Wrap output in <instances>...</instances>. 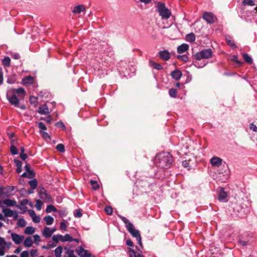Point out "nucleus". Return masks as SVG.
I'll use <instances>...</instances> for the list:
<instances>
[{
    "mask_svg": "<svg viewBox=\"0 0 257 257\" xmlns=\"http://www.w3.org/2000/svg\"><path fill=\"white\" fill-rule=\"evenodd\" d=\"M226 193V199L227 198ZM226 202L228 206V211L233 217H243L249 212V208L244 204L242 199L237 200L235 197H229Z\"/></svg>",
    "mask_w": 257,
    "mask_h": 257,
    "instance_id": "obj_1",
    "label": "nucleus"
},
{
    "mask_svg": "<svg viewBox=\"0 0 257 257\" xmlns=\"http://www.w3.org/2000/svg\"><path fill=\"white\" fill-rule=\"evenodd\" d=\"M25 93V91L23 88L13 89L8 92L7 97L11 104L19 107V101L24 98Z\"/></svg>",
    "mask_w": 257,
    "mask_h": 257,
    "instance_id": "obj_2",
    "label": "nucleus"
},
{
    "mask_svg": "<svg viewBox=\"0 0 257 257\" xmlns=\"http://www.w3.org/2000/svg\"><path fill=\"white\" fill-rule=\"evenodd\" d=\"M154 161L158 167L167 168L172 164L173 158L170 153L164 152L158 154L156 156Z\"/></svg>",
    "mask_w": 257,
    "mask_h": 257,
    "instance_id": "obj_3",
    "label": "nucleus"
},
{
    "mask_svg": "<svg viewBox=\"0 0 257 257\" xmlns=\"http://www.w3.org/2000/svg\"><path fill=\"white\" fill-rule=\"evenodd\" d=\"M121 220L125 224V226L128 231L131 234V235L136 238L137 243L140 245L141 248H143V244L142 242V238L141 234L138 230L135 228L133 224L130 222L129 220L125 217L119 216Z\"/></svg>",
    "mask_w": 257,
    "mask_h": 257,
    "instance_id": "obj_4",
    "label": "nucleus"
},
{
    "mask_svg": "<svg viewBox=\"0 0 257 257\" xmlns=\"http://www.w3.org/2000/svg\"><path fill=\"white\" fill-rule=\"evenodd\" d=\"M212 51L211 49H206L200 52L196 53L194 57L196 60H201L203 59H208L212 57Z\"/></svg>",
    "mask_w": 257,
    "mask_h": 257,
    "instance_id": "obj_5",
    "label": "nucleus"
},
{
    "mask_svg": "<svg viewBox=\"0 0 257 257\" xmlns=\"http://www.w3.org/2000/svg\"><path fill=\"white\" fill-rule=\"evenodd\" d=\"M157 10L161 16H170L171 12L166 8L165 4L159 2L157 4Z\"/></svg>",
    "mask_w": 257,
    "mask_h": 257,
    "instance_id": "obj_6",
    "label": "nucleus"
},
{
    "mask_svg": "<svg viewBox=\"0 0 257 257\" xmlns=\"http://www.w3.org/2000/svg\"><path fill=\"white\" fill-rule=\"evenodd\" d=\"M12 240L16 244H21L24 240L25 236L23 235H19L16 233H12L11 234Z\"/></svg>",
    "mask_w": 257,
    "mask_h": 257,
    "instance_id": "obj_7",
    "label": "nucleus"
},
{
    "mask_svg": "<svg viewBox=\"0 0 257 257\" xmlns=\"http://www.w3.org/2000/svg\"><path fill=\"white\" fill-rule=\"evenodd\" d=\"M39 196L40 198L45 202L49 203L52 201L50 195L48 194L46 191L44 189L40 191Z\"/></svg>",
    "mask_w": 257,
    "mask_h": 257,
    "instance_id": "obj_8",
    "label": "nucleus"
},
{
    "mask_svg": "<svg viewBox=\"0 0 257 257\" xmlns=\"http://www.w3.org/2000/svg\"><path fill=\"white\" fill-rule=\"evenodd\" d=\"M223 160L218 157H213L210 160L211 165L215 168L219 167L222 164Z\"/></svg>",
    "mask_w": 257,
    "mask_h": 257,
    "instance_id": "obj_9",
    "label": "nucleus"
},
{
    "mask_svg": "<svg viewBox=\"0 0 257 257\" xmlns=\"http://www.w3.org/2000/svg\"><path fill=\"white\" fill-rule=\"evenodd\" d=\"M0 206L2 208V212L4 214V217H12L13 215V210L9 208H6L3 204L2 201H0Z\"/></svg>",
    "mask_w": 257,
    "mask_h": 257,
    "instance_id": "obj_10",
    "label": "nucleus"
},
{
    "mask_svg": "<svg viewBox=\"0 0 257 257\" xmlns=\"http://www.w3.org/2000/svg\"><path fill=\"white\" fill-rule=\"evenodd\" d=\"M86 11L85 7L83 5H79L74 7L72 13L74 15H78Z\"/></svg>",
    "mask_w": 257,
    "mask_h": 257,
    "instance_id": "obj_11",
    "label": "nucleus"
},
{
    "mask_svg": "<svg viewBox=\"0 0 257 257\" xmlns=\"http://www.w3.org/2000/svg\"><path fill=\"white\" fill-rule=\"evenodd\" d=\"M76 252L77 254L81 257H90L91 254L87 252V250H85L82 247H79Z\"/></svg>",
    "mask_w": 257,
    "mask_h": 257,
    "instance_id": "obj_12",
    "label": "nucleus"
},
{
    "mask_svg": "<svg viewBox=\"0 0 257 257\" xmlns=\"http://www.w3.org/2000/svg\"><path fill=\"white\" fill-rule=\"evenodd\" d=\"M11 245L12 242L6 241L4 238L0 236V247H6V248L9 249Z\"/></svg>",
    "mask_w": 257,
    "mask_h": 257,
    "instance_id": "obj_13",
    "label": "nucleus"
},
{
    "mask_svg": "<svg viewBox=\"0 0 257 257\" xmlns=\"http://www.w3.org/2000/svg\"><path fill=\"white\" fill-rule=\"evenodd\" d=\"M189 49V45L187 44H183L177 48V52L181 54L186 52Z\"/></svg>",
    "mask_w": 257,
    "mask_h": 257,
    "instance_id": "obj_14",
    "label": "nucleus"
},
{
    "mask_svg": "<svg viewBox=\"0 0 257 257\" xmlns=\"http://www.w3.org/2000/svg\"><path fill=\"white\" fill-rule=\"evenodd\" d=\"M38 112L40 114H47L49 113V109L47 105L45 104L43 106H40L39 107Z\"/></svg>",
    "mask_w": 257,
    "mask_h": 257,
    "instance_id": "obj_15",
    "label": "nucleus"
},
{
    "mask_svg": "<svg viewBox=\"0 0 257 257\" xmlns=\"http://www.w3.org/2000/svg\"><path fill=\"white\" fill-rule=\"evenodd\" d=\"M52 234L51 228L48 227H45L42 231V235L46 238L51 237Z\"/></svg>",
    "mask_w": 257,
    "mask_h": 257,
    "instance_id": "obj_16",
    "label": "nucleus"
},
{
    "mask_svg": "<svg viewBox=\"0 0 257 257\" xmlns=\"http://www.w3.org/2000/svg\"><path fill=\"white\" fill-rule=\"evenodd\" d=\"M172 77L176 80H178L182 76V73L178 70H176L172 72Z\"/></svg>",
    "mask_w": 257,
    "mask_h": 257,
    "instance_id": "obj_17",
    "label": "nucleus"
},
{
    "mask_svg": "<svg viewBox=\"0 0 257 257\" xmlns=\"http://www.w3.org/2000/svg\"><path fill=\"white\" fill-rule=\"evenodd\" d=\"M160 57L164 60H168L170 59V54L167 51H161L159 53Z\"/></svg>",
    "mask_w": 257,
    "mask_h": 257,
    "instance_id": "obj_18",
    "label": "nucleus"
},
{
    "mask_svg": "<svg viewBox=\"0 0 257 257\" xmlns=\"http://www.w3.org/2000/svg\"><path fill=\"white\" fill-rule=\"evenodd\" d=\"M34 78L31 76H27L23 79L24 84H31L34 83Z\"/></svg>",
    "mask_w": 257,
    "mask_h": 257,
    "instance_id": "obj_19",
    "label": "nucleus"
},
{
    "mask_svg": "<svg viewBox=\"0 0 257 257\" xmlns=\"http://www.w3.org/2000/svg\"><path fill=\"white\" fill-rule=\"evenodd\" d=\"M2 203L8 206H14L16 205V201L14 200L6 199L2 202Z\"/></svg>",
    "mask_w": 257,
    "mask_h": 257,
    "instance_id": "obj_20",
    "label": "nucleus"
},
{
    "mask_svg": "<svg viewBox=\"0 0 257 257\" xmlns=\"http://www.w3.org/2000/svg\"><path fill=\"white\" fill-rule=\"evenodd\" d=\"M33 241L32 237L30 236L27 237L24 242V245L27 247H31L33 245Z\"/></svg>",
    "mask_w": 257,
    "mask_h": 257,
    "instance_id": "obj_21",
    "label": "nucleus"
},
{
    "mask_svg": "<svg viewBox=\"0 0 257 257\" xmlns=\"http://www.w3.org/2000/svg\"><path fill=\"white\" fill-rule=\"evenodd\" d=\"M24 177H26L29 179H31L35 176V173L32 170H30L26 171V172L24 173L22 175Z\"/></svg>",
    "mask_w": 257,
    "mask_h": 257,
    "instance_id": "obj_22",
    "label": "nucleus"
},
{
    "mask_svg": "<svg viewBox=\"0 0 257 257\" xmlns=\"http://www.w3.org/2000/svg\"><path fill=\"white\" fill-rule=\"evenodd\" d=\"M128 252L130 257H144L139 253L137 254L135 250L131 248H129Z\"/></svg>",
    "mask_w": 257,
    "mask_h": 257,
    "instance_id": "obj_23",
    "label": "nucleus"
},
{
    "mask_svg": "<svg viewBox=\"0 0 257 257\" xmlns=\"http://www.w3.org/2000/svg\"><path fill=\"white\" fill-rule=\"evenodd\" d=\"M35 229L32 226H27L24 231V232L26 234H33L34 233Z\"/></svg>",
    "mask_w": 257,
    "mask_h": 257,
    "instance_id": "obj_24",
    "label": "nucleus"
},
{
    "mask_svg": "<svg viewBox=\"0 0 257 257\" xmlns=\"http://www.w3.org/2000/svg\"><path fill=\"white\" fill-rule=\"evenodd\" d=\"M44 220L45 221L47 225H49L53 223L54 218L50 215L46 216L44 217Z\"/></svg>",
    "mask_w": 257,
    "mask_h": 257,
    "instance_id": "obj_25",
    "label": "nucleus"
},
{
    "mask_svg": "<svg viewBox=\"0 0 257 257\" xmlns=\"http://www.w3.org/2000/svg\"><path fill=\"white\" fill-rule=\"evenodd\" d=\"M186 40L189 42H193L195 40V36L193 33L187 34L186 37Z\"/></svg>",
    "mask_w": 257,
    "mask_h": 257,
    "instance_id": "obj_26",
    "label": "nucleus"
},
{
    "mask_svg": "<svg viewBox=\"0 0 257 257\" xmlns=\"http://www.w3.org/2000/svg\"><path fill=\"white\" fill-rule=\"evenodd\" d=\"M62 252V247L61 246L57 247L54 250L55 255L56 257H61Z\"/></svg>",
    "mask_w": 257,
    "mask_h": 257,
    "instance_id": "obj_27",
    "label": "nucleus"
},
{
    "mask_svg": "<svg viewBox=\"0 0 257 257\" xmlns=\"http://www.w3.org/2000/svg\"><path fill=\"white\" fill-rule=\"evenodd\" d=\"M62 242L65 241H73V238L69 234H66L64 236H62Z\"/></svg>",
    "mask_w": 257,
    "mask_h": 257,
    "instance_id": "obj_28",
    "label": "nucleus"
},
{
    "mask_svg": "<svg viewBox=\"0 0 257 257\" xmlns=\"http://www.w3.org/2000/svg\"><path fill=\"white\" fill-rule=\"evenodd\" d=\"M226 42L228 46H229L232 49H234L236 47V45L233 40H228L226 38Z\"/></svg>",
    "mask_w": 257,
    "mask_h": 257,
    "instance_id": "obj_29",
    "label": "nucleus"
},
{
    "mask_svg": "<svg viewBox=\"0 0 257 257\" xmlns=\"http://www.w3.org/2000/svg\"><path fill=\"white\" fill-rule=\"evenodd\" d=\"M242 4L244 6H254L255 5L254 1L252 0H243Z\"/></svg>",
    "mask_w": 257,
    "mask_h": 257,
    "instance_id": "obj_30",
    "label": "nucleus"
},
{
    "mask_svg": "<svg viewBox=\"0 0 257 257\" xmlns=\"http://www.w3.org/2000/svg\"><path fill=\"white\" fill-rule=\"evenodd\" d=\"M220 192L218 196V200L219 201H222L225 198V192L224 191V188L223 187L220 188Z\"/></svg>",
    "mask_w": 257,
    "mask_h": 257,
    "instance_id": "obj_31",
    "label": "nucleus"
},
{
    "mask_svg": "<svg viewBox=\"0 0 257 257\" xmlns=\"http://www.w3.org/2000/svg\"><path fill=\"white\" fill-rule=\"evenodd\" d=\"M17 225L19 227H24L26 225V221L23 218H19L17 222Z\"/></svg>",
    "mask_w": 257,
    "mask_h": 257,
    "instance_id": "obj_32",
    "label": "nucleus"
},
{
    "mask_svg": "<svg viewBox=\"0 0 257 257\" xmlns=\"http://www.w3.org/2000/svg\"><path fill=\"white\" fill-rule=\"evenodd\" d=\"M16 166L17 167V172L18 173H20L22 172V162L19 160L15 161Z\"/></svg>",
    "mask_w": 257,
    "mask_h": 257,
    "instance_id": "obj_33",
    "label": "nucleus"
},
{
    "mask_svg": "<svg viewBox=\"0 0 257 257\" xmlns=\"http://www.w3.org/2000/svg\"><path fill=\"white\" fill-rule=\"evenodd\" d=\"M29 184L31 186L32 189L34 190L36 189L37 186V181L36 179H34L32 180H31L29 182Z\"/></svg>",
    "mask_w": 257,
    "mask_h": 257,
    "instance_id": "obj_34",
    "label": "nucleus"
},
{
    "mask_svg": "<svg viewBox=\"0 0 257 257\" xmlns=\"http://www.w3.org/2000/svg\"><path fill=\"white\" fill-rule=\"evenodd\" d=\"M62 235L60 234L54 235L52 236V239L54 241L58 242L59 240L62 241Z\"/></svg>",
    "mask_w": 257,
    "mask_h": 257,
    "instance_id": "obj_35",
    "label": "nucleus"
},
{
    "mask_svg": "<svg viewBox=\"0 0 257 257\" xmlns=\"http://www.w3.org/2000/svg\"><path fill=\"white\" fill-rule=\"evenodd\" d=\"M242 56H243V58L244 61L246 62H247L248 63H252V58L249 55H248L246 54H243Z\"/></svg>",
    "mask_w": 257,
    "mask_h": 257,
    "instance_id": "obj_36",
    "label": "nucleus"
},
{
    "mask_svg": "<svg viewBox=\"0 0 257 257\" xmlns=\"http://www.w3.org/2000/svg\"><path fill=\"white\" fill-rule=\"evenodd\" d=\"M52 211H57L56 208L52 205H48L46 208V212L47 213H50Z\"/></svg>",
    "mask_w": 257,
    "mask_h": 257,
    "instance_id": "obj_37",
    "label": "nucleus"
},
{
    "mask_svg": "<svg viewBox=\"0 0 257 257\" xmlns=\"http://www.w3.org/2000/svg\"><path fill=\"white\" fill-rule=\"evenodd\" d=\"M169 95L171 97L175 98L177 96V91L176 89L172 88L169 90Z\"/></svg>",
    "mask_w": 257,
    "mask_h": 257,
    "instance_id": "obj_38",
    "label": "nucleus"
},
{
    "mask_svg": "<svg viewBox=\"0 0 257 257\" xmlns=\"http://www.w3.org/2000/svg\"><path fill=\"white\" fill-rule=\"evenodd\" d=\"M177 58L178 59H179L183 62H187L189 60L188 56L186 55H178Z\"/></svg>",
    "mask_w": 257,
    "mask_h": 257,
    "instance_id": "obj_39",
    "label": "nucleus"
},
{
    "mask_svg": "<svg viewBox=\"0 0 257 257\" xmlns=\"http://www.w3.org/2000/svg\"><path fill=\"white\" fill-rule=\"evenodd\" d=\"M215 17H202L203 19L209 24L214 23Z\"/></svg>",
    "mask_w": 257,
    "mask_h": 257,
    "instance_id": "obj_40",
    "label": "nucleus"
},
{
    "mask_svg": "<svg viewBox=\"0 0 257 257\" xmlns=\"http://www.w3.org/2000/svg\"><path fill=\"white\" fill-rule=\"evenodd\" d=\"M43 205L42 202L40 200H36V203L35 204V207H36L38 210H40L42 208V206Z\"/></svg>",
    "mask_w": 257,
    "mask_h": 257,
    "instance_id": "obj_41",
    "label": "nucleus"
},
{
    "mask_svg": "<svg viewBox=\"0 0 257 257\" xmlns=\"http://www.w3.org/2000/svg\"><path fill=\"white\" fill-rule=\"evenodd\" d=\"M34 242L38 245L39 244L40 241H41L40 237L38 234H35L34 235Z\"/></svg>",
    "mask_w": 257,
    "mask_h": 257,
    "instance_id": "obj_42",
    "label": "nucleus"
},
{
    "mask_svg": "<svg viewBox=\"0 0 257 257\" xmlns=\"http://www.w3.org/2000/svg\"><path fill=\"white\" fill-rule=\"evenodd\" d=\"M56 149L58 151H59L60 152H64L65 151V147L62 144H59L56 146Z\"/></svg>",
    "mask_w": 257,
    "mask_h": 257,
    "instance_id": "obj_43",
    "label": "nucleus"
},
{
    "mask_svg": "<svg viewBox=\"0 0 257 257\" xmlns=\"http://www.w3.org/2000/svg\"><path fill=\"white\" fill-rule=\"evenodd\" d=\"M104 211L108 215H111L112 213V208L111 206H106L104 208Z\"/></svg>",
    "mask_w": 257,
    "mask_h": 257,
    "instance_id": "obj_44",
    "label": "nucleus"
},
{
    "mask_svg": "<svg viewBox=\"0 0 257 257\" xmlns=\"http://www.w3.org/2000/svg\"><path fill=\"white\" fill-rule=\"evenodd\" d=\"M10 58L9 57H6L3 60V63L4 65L9 66L10 64Z\"/></svg>",
    "mask_w": 257,
    "mask_h": 257,
    "instance_id": "obj_45",
    "label": "nucleus"
},
{
    "mask_svg": "<svg viewBox=\"0 0 257 257\" xmlns=\"http://www.w3.org/2000/svg\"><path fill=\"white\" fill-rule=\"evenodd\" d=\"M90 184L92 185L93 189H97L99 187L97 182L96 181L91 180Z\"/></svg>",
    "mask_w": 257,
    "mask_h": 257,
    "instance_id": "obj_46",
    "label": "nucleus"
},
{
    "mask_svg": "<svg viewBox=\"0 0 257 257\" xmlns=\"http://www.w3.org/2000/svg\"><path fill=\"white\" fill-rule=\"evenodd\" d=\"M249 128L254 132H257V126L253 123L249 124Z\"/></svg>",
    "mask_w": 257,
    "mask_h": 257,
    "instance_id": "obj_47",
    "label": "nucleus"
},
{
    "mask_svg": "<svg viewBox=\"0 0 257 257\" xmlns=\"http://www.w3.org/2000/svg\"><path fill=\"white\" fill-rule=\"evenodd\" d=\"M38 127L40 129V131H45L47 130V127L42 122H40L38 123Z\"/></svg>",
    "mask_w": 257,
    "mask_h": 257,
    "instance_id": "obj_48",
    "label": "nucleus"
},
{
    "mask_svg": "<svg viewBox=\"0 0 257 257\" xmlns=\"http://www.w3.org/2000/svg\"><path fill=\"white\" fill-rule=\"evenodd\" d=\"M30 255L31 257H37L38 255L37 249H32L30 252Z\"/></svg>",
    "mask_w": 257,
    "mask_h": 257,
    "instance_id": "obj_49",
    "label": "nucleus"
},
{
    "mask_svg": "<svg viewBox=\"0 0 257 257\" xmlns=\"http://www.w3.org/2000/svg\"><path fill=\"white\" fill-rule=\"evenodd\" d=\"M231 60L235 62L237 65H239L241 63L238 60V58L236 55H233L231 57Z\"/></svg>",
    "mask_w": 257,
    "mask_h": 257,
    "instance_id": "obj_50",
    "label": "nucleus"
},
{
    "mask_svg": "<svg viewBox=\"0 0 257 257\" xmlns=\"http://www.w3.org/2000/svg\"><path fill=\"white\" fill-rule=\"evenodd\" d=\"M152 66L154 68H155V69H156L157 70H160V69H161L162 68V66L160 64H157V63H155V62H152Z\"/></svg>",
    "mask_w": 257,
    "mask_h": 257,
    "instance_id": "obj_51",
    "label": "nucleus"
},
{
    "mask_svg": "<svg viewBox=\"0 0 257 257\" xmlns=\"http://www.w3.org/2000/svg\"><path fill=\"white\" fill-rule=\"evenodd\" d=\"M66 253L68 255V257H76L74 254V251L72 250H67Z\"/></svg>",
    "mask_w": 257,
    "mask_h": 257,
    "instance_id": "obj_52",
    "label": "nucleus"
},
{
    "mask_svg": "<svg viewBox=\"0 0 257 257\" xmlns=\"http://www.w3.org/2000/svg\"><path fill=\"white\" fill-rule=\"evenodd\" d=\"M10 150L13 155H17L18 154L17 149L14 146L11 147Z\"/></svg>",
    "mask_w": 257,
    "mask_h": 257,
    "instance_id": "obj_53",
    "label": "nucleus"
},
{
    "mask_svg": "<svg viewBox=\"0 0 257 257\" xmlns=\"http://www.w3.org/2000/svg\"><path fill=\"white\" fill-rule=\"evenodd\" d=\"M74 216L76 217H80L82 216V214L81 211L80 209H77L74 213Z\"/></svg>",
    "mask_w": 257,
    "mask_h": 257,
    "instance_id": "obj_54",
    "label": "nucleus"
},
{
    "mask_svg": "<svg viewBox=\"0 0 257 257\" xmlns=\"http://www.w3.org/2000/svg\"><path fill=\"white\" fill-rule=\"evenodd\" d=\"M60 228L61 230H66L67 225L64 221L60 223Z\"/></svg>",
    "mask_w": 257,
    "mask_h": 257,
    "instance_id": "obj_55",
    "label": "nucleus"
},
{
    "mask_svg": "<svg viewBox=\"0 0 257 257\" xmlns=\"http://www.w3.org/2000/svg\"><path fill=\"white\" fill-rule=\"evenodd\" d=\"M32 218L33 221L35 223H39L40 221V217L36 215L33 216Z\"/></svg>",
    "mask_w": 257,
    "mask_h": 257,
    "instance_id": "obj_56",
    "label": "nucleus"
},
{
    "mask_svg": "<svg viewBox=\"0 0 257 257\" xmlns=\"http://www.w3.org/2000/svg\"><path fill=\"white\" fill-rule=\"evenodd\" d=\"M21 257H29V252L27 251H23L21 253Z\"/></svg>",
    "mask_w": 257,
    "mask_h": 257,
    "instance_id": "obj_57",
    "label": "nucleus"
},
{
    "mask_svg": "<svg viewBox=\"0 0 257 257\" xmlns=\"http://www.w3.org/2000/svg\"><path fill=\"white\" fill-rule=\"evenodd\" d=\"M42 137L45 139H50V136L49 134L46 132H43L42 133Z\"/></svg>",
    "mask_w": 257,
    "mask_h": 257,
    "instance_id": "obj_58",
    "label": "nucleus"
},
{
    "mask_svg": "<svg viewBox=\"0 0 257 257\" xmlns=\"http://www.w3.org/2000/svg\"><path fill=\"white\" fill-rule=\"evenodd\" d=\"M202 16H203V17H205V16H214V15H213V14H212L211 12H204L203 13Z\"/></svg>",
    "mask_w": 257,
    "mask_h": 257,
    "instance_id": "obj_59",
    "label": "nucleus"
},
{
    "mask_svg": "<svg viewBox=\"0 0 257 257\" xmlns=\"http://www.w3.org/2000/svg\"><path fill=\"white\" fill-rule=\"evenodd\" d=\"M30 100L31 103H35L37 101V98L35 96H32L30 98Z\"/></svg>",
    "mask_w": 257,
    "mask_h": 257,
    "instance_id": "obj_60",
    "label": "nucleus"
},
{
    "mask_svg": "<svg viewBox=\"0 0 257 257\" xmlns=\"http://www.w3.org/2000/svg\"><path fill=\"white\" fill-rule=\"evenodd\" d=\"M238 243H239L240 245L242 246H244L248 244V241H244L242 240H239L238 241Z\"/></svg>",
    "mask_w": 257,
    "mask_h": 257,
    "instance_id": "obj_61",
    "label": "nucleus"
},
{
    "mask_svg": "<svg viewBox=\"0 0 257 257\" xmlns=\"http://www.w3.org/2000/svg\"><path fill=\"white\" fill-rule=\"evenodd\" d=\"M28 213L32 218L36 215V213L33 210H29Z\"/></svg>",
    "mask_w": 257,
    "mask_h": 257,
    "instance_id": "obj_62",
    "label": "nucleus"
},
{
    "mask_svg": "<svg viewBox=\"0 0 257 257\" xmlns=\"http://www.w3.org/2000/svg\"><path fill=\"white\" fill-rule=\"evenodd\" d=\"M126 244L129 246H133V242L131 239H127L126 241Z\"/></svg>",
    "mask_w": 257,
    "mask_h": 257,
    "instance_id": "obj_63",
    "label": "nucleus"
},
{
    "mask_svg": "<svg viewBox=\"0 0 257 257\" xmlns=\"http://www.w3.org/2000/svg\"><path fill=\"white\" fill-rule=\"evenodd\" d=\"M12 216L13 217L15 220L17 219L19 216L18 213L16 211H14L13 215Z\"/></svg>",
    "mask_w": 257,
    "mask_h": 257,
    "instance_id": "obj_64",
    "label": "nucleus"
}]
</instances>
